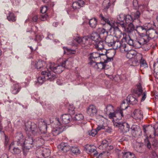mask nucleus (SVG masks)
Masks as SVG:
<instances>
[{"mask_svg":"<svg viewBox=\"0 0 158 158\" xmlns=\"http://www.w3.org/2000/svg\"><path fill=\"white\" fill-rule=\"evenodd\" d=\"M25 130L27 135L25 140L23 143V150L24 153L25 151H27L32 147L36 143H38V138L36 137L35 139L32 136H37L39 134V130L37 126L34 123L28 121L25 124Z\"/></svg>","mask_w":158,"mask_h":158,"instance_id":"1","label":"nucleus"},{"mask_svg":"<svg viewBox=\"0 0 158 158\" xmlns=\"http://www.w3.org/2000/svg\"><path fill=\"white\" fill-rule=\"evenodd\" d=\"M43 77H39L37 79V81L39 84L41 85L44 81L50 79L51 81L54 80L56 77L55 75H51L50 73H48L46 71H43L41 72Z\"/></svg>","mask_w":158,"mask_h":158,"instance_id":"2","label":"nucleus"},{"mask_svg":"<svg viewBox=\"0 0 158 158\" xmlns=\"http://www.w3.org/2000/svg\"><path fill=\"white\" fill-rule=\"evenodd\" d=\"M113 124L115 127H118L123 133H127L129 131L130 126L128 123L125 122H118L117 121H113Z\"/></svg>","mask_w":158,"mask_h":158,"instance_id":"3","label":"nucleus"},{"mask_svg":"<svg viewBox=\"0 0 158 158\" xmlns=\"http://www.w3.org/2000/svg\"><path fill=\"white\" fill-rule=\"evenodd\" d=\"M69 64V62L67 60L63 61L60 65H56L54 69H53V72L56 73H61L65 68H68V66Z\"/></svg>","mask_w":158,"mask_h":158,"instance_id":"4","label":"nucleus"},{"mask_svg":"<svg viewBox=\"0 0 158 158\" xmlns=\"http://www.w3.org/2000/svg\"><path fill=\"white\" fill-rule=\"evenodd\" d=\"M23 149V145L19 144H14V143H12L9 147V151L13 154H19L21 152V149Z\"/></svg>","mask_w":158,"mask_h":158,"instance_id":"5","label":"nucleus"},{"mask_svg":"<svg viewBox=\"0 0 158 158\" xmlns=\"http://www.w3.org/2000/svg\"><path fill=\"white\" fill-rule=\"evenodd\" d=\"M149 40L148 35L139 37L137 40L135 41V44L136 45V48H140L142 45L146 44Z\"/></svg>","mask_w":158,"mask_h":158,"instance_id":"6","label":"nucleus"},{"mask_svg":"<svg viewBox=\"0 0 158 158\" xmlns=\"http://www.w3.org/2000/svg\"><path fill=\"white\" fill-rule=\"evenodd\" d=\"M60 119L62 121V123H61L59 119H57L59 125L63 124H67L72 121L73 120V118L72 116L69 114H63L60 118Z\"/></svg>","mask_w":158,"mask_h":158,"instance_id":"7","label":"nucleus"},{"mask_svg":"<svg viewBox=\"0 0 158 158\" xmlns=\"http://www.w3.org/2000/svg\"><path fill=\"white\" fill-rule=\"evenodd\" d=\"M145 143L146 146L149 149L156 150L158 147V142L156 139L153 140L151 144L148 140L147 139L145 140Z\"/></svg>","mask_w":158,"mask_h":158,"instance_id":"8","label":"nucleus"},{"mask_svg":"<svg viewBox=\"0 0 158 158\" xmlns=\"http://www.w3.org/2000/svg\"><path fill=\"white\" fill-rule=\"evenodd\" d=\"M14 141L13 143H14L15 144H18L23 145L24 142V138L22 133L21 132L17 133L14 139Z\"/></svg>","mask_w":158,"mask_h":158,"instance_id":"9","label":"nucleus"},{"mask_svg":"<svg viewBox=\"0 0 158 158\" xmlns=\"http://www.w3.org/2000/svg\"><path fill=\"white\" fill-rule=\"evenodd\" d=\"M132 135L135 137H137L142 133V131L139 127L135 125H133L131 128Z\"/></svg>","mask_w":158,"mask_h":158,"instance_id":"10","label":"nucleus"},{"mask_svg":"<svg viewBox=\"0 0 158 158\" xmlns=\"http://www.w3.org/2000/svg\"><path fill=\"white\" fill-rule=\"evenodd\" d=\"M93 64L91 65L95 69H97L98 71H101L102 69H107L108 68L107 67V65L106 64V62L97 63L96 62H93Z\"/></svg>","mask_w":158,"mask_h":158,"instance_id":"11","label":"nucleus"},{"mask_svg":"<svg viewBox=\"0 0 158 158\" xmlns=\"http://www.w3.org/2000/svg\"><path fill=\"white\" fill-rule=\"evenodd\" d=\"M100 57V54L97 52H94L90 53L89 55V59L90 61L89 63L92 65L93 62H96L97 59Z\"/></svg>","mask_w":158,"mask_h":158,"instance_id":"12","label":"nucleus"},{"mask_svg":"<svg viewBox=\"0 0 158 158\" xmlns=\"http://www.w3.org/2000/svg\"><path fill=\"white\" fill-rule=\"evenodd\" d=\"M87 114L91 117L96 116L97 113V110L96 107L93 105H91L87 109Z\"/></svg>","mask_w":158,"mask_h":158,"instance_id":"13","label":"nucleus"},{"mask_svg":"<svg viewBox=\"0 0 158 158\" xmlns=\"http://www.w3.org/2000/svg\"><path fill=\"white\" fill-rule=\"evenodd\" d=\"M59 150L63 152H66L71 149V147L67 143H62L57 146Z\"/></svg>","mask_w":158,"mask_h":158,"instance_id":"14","label":"nucleus"},{"mask_svg":"<svg viewBox=\"0 0 158 158\" xmlns=\"http://www.w3.org/2000/svg\"><path fill=\"white\" fill-rule=\"evenodd\" d=\"M94 146L92 145L91 146L90 145L87 144L85 146V148L87 152L89 154H93L95 156H97L98 152L96 149L95 148H93Z\"/></svg>","mask_w":158,"mask_h":158,"instance_id":"15","label":"nucleus"},{"mask_svg":"<svg viewBox=\"0 0 158 158\" xmlns=\"http://www.w3.org/2000/svg\"><path fill=\"white\" fill-rule=\"evenodd\" d=\"M38 141H37L38 144L41 143L43 144L44 143V141H49L51 139L50 135H47L46 134H42L40 138L38 137Z\"/></svg>","mask_w":158,"mask_h":158,"instance_id":"16","label":"nucleus"},{"mask_svg":"<svg viewBox=\"0 0 158 158\" xmlns=\"http://www.w3.org/2000/svg\"><path fill=\"white\" fill-rule=\"evenodd\" d=\"M138 91L137 94L138 97L142 96V97L141 99V101L143 102L144 101L146 98L147 94L146 92H143V89L142 88L140 85H138L137 87Z\"/></svg>","mask_w":158,"mask_h":158,"instance_id":"17","label":"nucleus"},{"mask_svg":"<svg viewBox=\"0 0 158 158\" xmlns=\"http://www.w3.org/2000/svg\"><path fill=\"white\" fill-rule=\"evenodd\" d=\"M116 0H105L102 3L104 6V10L106 11L111 6H113Z\"/></svg>","mask_w":158,"mask_h":158,"instance_id":"18","label":"nucleus"},{"mask_svg":"<svg viewBox=\"0 0 158 158\" xmlns=\"http://www.w3.org/2000/svg\"><path fill=\"white\" fill-rule=\"evenodd\" d=\"M147 34H148V36L149 39H153L157 37L158 35V31H156L154 29H148L147 30Z\"/></svg>","mask_w":158,"mask_h":158,"instance_id":"19","label":"nucleus"},{"mask_svg":"<svg viewBox=\"0 0 158 158\" xmlns=\"http://www.w3.org/2000/svg\"><path fill=\"white\" fill-rule=\"evenodd\" d=\"M40 122L39 125V129L43 132H45L47 129V123L45 120L43 119H40Z\"/></svg>","mask_w":158,"mask_h":158,"instance_id":"20","label":"nucleus"},{"mask_svg":"<svg viewBox=\"0 0 158 158\" xmlns=\"http://www.w3.org/2000/svg\"><path fill=\"white\" fill-rule=\"evenodd\" d=\"M84 2L82 0H79L73 2L72 4V7L74 10L79 9L84 6Z\"/></svg>","mask_w":158,"mask_h":158,"instance_id":"21","label":"nucleus"},{"mask_svg":"<svg viewBox=\"0 0 158 158\" xmlns=\"http://www.w3.org/2000/svg\"><path fill=\"white\" fill-rule=\"evenodd\" d=\"M99 18L100 19V21L102 24H105L106 23L109 25L110 27H112L113 25V23L110 22L109 19L107 18H105L102 14H100L99 15Z\"/></svg>","mask_w":158,"mask_h":158,"instance_id":"22","label":"nucleus"},{"mask_svg":"<svg viewBox=\"0 0 158 158\" xmlns=\"http://www.w3.org/2000/svg\"><path fill=\"white\" fill-rule=\"evenodd\" d=\"M123 39H124L129 45L133 46L136 48V45L135 44V41H134L131 39L129 35H125L124 36L123 35Z\"/></svg>","mask_w":158,"mask_h":158,"instance_id":"23","label":"nucleus"},{"mask_svg":"<svg viewBox=\"0 0 158 158\" xmlns=\"http://www.w3.org/2000/svg\"><path fill=\"white\" fill-rule=\"evenodd\" d=\"M135 155L133 153L129 152H122L118 156V158H134Z\"/></svg>","mask_w":158,"mask_h":158,"instance_id":"24","label":"nucleus"},{"mask_svg":"<svg viewBox=\"0 0 158 158\" xmlns=\"http://www.w3.org/2000/svg\"><path fill=\"white\" fill-rule=\"evenodd\" d=\"M46 63L44 61L41 60L36 62L35 66L38 70H42L46 67Z\"/></svg>","mask_w":158,"mask_h":158,"instance_id":"25","label":"nucleus"},{"mask_svg":"<svg viewBox=\"0 0 158 158\" xmlns=\"http://www.w3.org/2000/svg\"><path fill=\"white\" fill-rule=\"evenodd\" d=\"M108 114L109 118L110 119L112 118L113 117H116L120 115V116L119 118H118L117 119H122V117L123 116V112H122V111H118L116 113H112L111 112Z\"/></svg>","mask_w":158,"mask_h":158,"instance_id":"26","label":"nucleus"},{"mask_svg":"<svg viewBox=\"0 0 158 158\" xmlns=\"http://www.w3.org/2000/svg\"><path fill=\"white\" fill-rule=\"evenodd\" d=\"M127 100L128 101L130 104L132 105L137 104L138 102L137 99L133 95H128L127 97Z\"/></svg>","mask_w":158,"mask_h":158,"instance_id":"27","label":"nucleus"},{"mask_svg":"<svg viewBox=\"0 0 158 158\" xmlns=\"http://www.w3.org/2000/svg\"><path fill=\"white\" fill-rule=\"evenodd\" d=\"M133 118L135 119H140L143 117V113L139 110H136L134 111L132 114Z\"/></svg>","mask_w":158,"mask_h":158,"instance_id":"28","label":"nucleus"},{"mask_svg":"<svg viewBox=\"0 0 158 158\" xmlns=\"http://www.w3.org/2000/svg\"><path fill=\"white\" fill-rule=\"evenodd\" d=\"M113 27L114 29V34L116 38H120L122 35V32L118 27H114L113 25L112 27H110V28Z\"/></svg>","mask_w":158,"mask_h":158,"instance_id":"29","label":"nucleus"},{"mask_svg":"<svg viewBox=\"0 0 158 158\" xmlns=\"http://www.w3.org/2000/svg\"><path fill=\"white\" fill-rule=\"evenodd\" d=\"M21 87L18 83L14 84L12 87L11 92L13 94H16L20 90Z\"/></svg>","mask_w":158,"mask_h":158,"instance_id":"30","label":"nucleus"},{"mask_svg":"<svg viewBox=\"0 0 158 158\" xmlns=\"http://www.w3.org/2000/svg\"><path fill=\"white\" fill-rule=\"evenodd\" d=\"M125 20V23L128 24H132L135 21L132 14L131 15H126Z\"/></svg>","mask_w":158,"mask_h":158,"instance_id":"31","label":"nucleus"},{"mask_svg":"<svg viewBox=\"0 0 158 158\" xmlns=\"http://www.w3.org/2000/svg\"><path fill=\"white\" fill-rule=\"evenodd\" d=\"M7 19L8 21L12 22H15L16 20V16L13 13L11 12H9L7 15Z\"/></svg>","mask_w":158,"mask_h":158,"instance_id":"32","label":"nucleus"},{"mask_svg":"<svg viewBox=\"0 0 158 158\" xmlns=\"http://www.w3.org/2000/svg\"><path fill=\"white\" fill-rule=\"evenodd\" d=\"M125 28L124 31L128 33H132L133 31L135 30V28L133 23L128 24L127 27H126Z\"/></svg>","mask_w":158,"mask_h":158,"instance_id":"33","label":"nucleus"},{"mask_svg":"<svg viewBox=\"0 0 158 158\" xmlns=\"http://www.w3.org/2000/svg\"><path fill=\"white\" fill-rule=\"evenodd\" d=\"M62 127L53 128L52 130V134L54 136H56L62 132L63 131V130H62Z\"/></svg>","mask_w":158,"mask_h":158,"instance_id":"34","label":"nucleus"},{"mask_svg":"<svg viewBox=\"0 0 158 158\" xmlns=\"http://www.w3.org/2000/svg\"><path fill=\"white\" fill-rule=\"evenodd\" d=\"M135 31L138 32L142 33H147V28L145 27L137 25L135 27Z\"/></svg>","mask_w":158,"mask_h":158,"instance_id":"35","label":"nucleus"},{"mask_svg":"<svg viewBox=\"0 0 158 158\" xmlns=\"http://www.w3.org/2000/svg\"><path fill=\"white\" fill-rule=\"evenodd\" d=\"M56 64H55L53 62H50L47 65H46V67L48 71V72H47L48 73H50L51 74H52V73H51V72L52 71L53 72V69H54L55 67L56 66Z\"/></svg>","mask_w":158,"mask_h":158,"instance_id":"36","label":"nucleus"},{"mask_svg":"<svg viewBox=\"0 0 158 158\" xmlns=\"http://www.w3.org/2000/svg\"><path fill=\"white\" fill-rule=\"evenodd\" d=\"M121 46H120L119 48H118V49H119L120 51L123 53H125L128 52V48L126 45L123 43V42H122L121 44Z\"/></svg>","mask_w":158,"mask_h":158,"instance_id":"37","label":"nucleus"},{"mask_svg":"<svg viewBox=\"0 0 158 158\" xmlns=\"http://www.w3.org/2000/svg\"><path fill=\"white\" fill-rule=\"evenodd\" d=\"M95 47L98 50L104 49V42L102 41H99L95 43Z\"/></svg>","mask_w":158,"mask_h":158,"instance_id":"38","label":"nucleus"},{"mask_svg":"<svg viewBox=\"0 0 158 158\" xmlns=\"http://www.w3.org/2000/svg\"><path fill=\"white\" fill-rule=\"evenodd\" d=\"M98 32L99 33L100 37H103L104 36L107 35L108 32L106 30L102 28H99L97 30Z\"/></svg>","mask_w":158,"mask_h":158,"instance_id":"39","label":"nucleus"},{"mask_svg":"<svg viewBox=\"0 0 158 158\" xmlns=\"http://www.w3.org/2000/svg\"><path fill=\"white\" fill-rule=\"evenodd\" d=\"M43 152V157L46 158L49 156L50 153V151L49 149L46 148H42V151Z\"/></svg>","mask_w":158,"mask_h":158,"instance_id":"40","label":"nucleus"},{"mask_svg":"<svg viewBox=\"0 0 158 158\" xmlns=\"http://www.w3.org/2000/svg\"><path fill=\"white\" fill-rule=\"evenodd\" d=\"M100 37L99 35L95 33L92 34L90 37L89 38L90 39V40H92L96 43L98 42Z\"/></svg>","mask_w":158,"mask_h":158,"instance_id":"41","label":"nucleus"},{"mask_svg":"<svg viewBox=\"0 0 158 158\" xmlns=\"http://www.w3.org/2000/svg\"><path fill=\"white\" fill-rule=\"evenodd\" d=\"M90 27L92 28H95L97 24V20L96 18L90 19L89 20Z\"/></svg>","mask_w":158,"mask_h":158,"instance_id":"42","label":"nucleus"},{"mask_svg":"<svg viewBox=\"0 0 158 158\" xmlns=\"http://www.w3.org/2000/svg\"><path fill=\"white\" fill-rule=\"evenodd\" d=\"M126 54V57L128 59H132L134 57L135 55H136V52L133 50H128Z\"/></svg>","mask_w":158,"mask_h":158,"instance_id":"43","label":"nucleus"},{"mask_svg":"<svg viewBox=\"0 0 158 158\" xmlns=\"http://www.w3.org/2000/svg\"><path fill=\"white\" fill-rule=\"evenodd\" d=\"M70 150L74 154L77 155L80 153V151L79 148L76 146H73L71 147Z\"/></svg>","mask_w":158,"mask_h":158,"instance_id":"44","label":"nucleus"},{"mask_svg":"<svg viewBox=\"0 0 158 158\" xmlns=\"http://www.w3.org/2000/svg\"><path fill=\"white\" fill-rule=\"evenodd\" d=\"M122 42L118 40L115 38V42H114L112 48L114 49H118L121 46Z\"/></svg>","mask_w":158,"mask_h":158,"instance_id":"45","label":"nucleus"},{"mask_svg":"<svg viewBox=\"0 0 158 158\" xmlns=\"http://www.w3.org/2000/svg\"><path fill=\"white\" fill-rule=\"evenodd\" d=\"M108 143L107 141L106 140H104L102 141L101 144L99 146L98 148L101 149H104L108 147Z\"/></svg>","mask_w":158,"mask_h":158,"instance_id":"46","label":"nucleus"},{"mask_svg":"<svg viewBox=\"0 0 158 158\" xmlns=\"http://www.w3.org/2000/svg\"><path fill=\"white\" fill-rule=\"evenodd\" d=\"M113 110V107L111 105H107L104 110L105 114H109Z\"/></svg>","mask_w":158,"mask_h":158,"instance_id":"47","label":"nucleus"},{"mask_svg":"<svg viewBox=\"0 0 158 158\" xmlns=\"http://www.w3.org/2000/svg\"><path fill=\"white\" fill-rule=\"evenodd\" d=\"M114 37L111 35H107L105 38V42L106 44L107 45L111 41H113V40L114 39Z\"/></svg>","mask_w":158,"mask_h":158,"instance_id":"48","label":"nucleus"},{"mask_svg":"<svg viewBox=\"0 0 158 158\" xmlns=\"http://www.w3.org/2000/svg\"><path fill=\"white\" fill-rule=\"evenodd\" d=\"M82 41L81 44H83L87 45L89 42L90 41V39L87 36H85L83 37L82 39Z\"/></svg>","mask_w":158,"mask_h":158,"instance_id":"49","label":"nucleus"},{"mask_svg":"<svg viewBox=\"0 0 158 158\" xmlns=\"http://www.w3.org/2000/svg\"><path fill=\"white\" fill-rule=\"evenodd\" d=\"M84 118V117L82 114H76L75 115L73 120L79 121L82 119Z\"/></svg>","mask_w":158,"mask_h":158,"instance_id":"50","label":"nucleus"},{"mask_svg":"<svg viewBox=\"0 0 158 158\" xmlns=\"http://www.w3.org/2000/svg\"><path fill=\"white\" fill-rule=\"evenodd\" d=\"M132 14L133 17L134 16V21L135 20H137V21H139V20H138V19L139 18L140 15V13L139 11H137L136 12L134 13V14Z\"/></svg>","mask_w":158,"mask_h":158,"instance_id":"51","label":"nucleus"},{"mask_svg":"<svg viewBox=\"0 0 158 158\" xmlns=\"http://www.w3.org/2000/svg\"><path fill=\"white\" fill-rule=\"evenodd\" d=\"M127 107V104L125 103L124 101H123L121 104L119 111H122L123 112V110H126Z\"/></svg>","mask_w":158,"mask_h":158,"instance_id":"52","label":"nucleus"},{"mask_svg":"<svg viewBox=\"0 0 158 158\" xmlns=\"http://www.w3.org/2000/svg\"><path fill=\"white\" fill-rule=\"evenodd\" d=\"M41 151H42V148H38L36 151V154L39 158H43V152H41Z\"/></svg>","mask_w":158,"mask_h":158,"instance_id":"53","label":"nucleus"},{"mask_svg":"<svg viewBox=\"0 0 158 158\" xmlns=\"http://www.w3.org/2000/svg\"><path fill=\"white\" fill-rule=\"evenodd\" d=\"M126 15L123 14H120L117 17L118 22L123 21L125 19Z\"/></svg>","mask_w":158,"mask_h":158,"instance_id":"54","label":"nucleus"},{"mask_svg":"<svg viewBox=\"0 0 158 158\" xmlns=\"http://www.w3.org/2000/svg\"><path fill=\"white\" fill-rule=\"evenodd\" d=\"M89 135L90 136L94 137L97 134V130L96 129H93L88 132Z\"/></svg>","mask_w":158,"mask_h":158,"instance_id":"55","label":"nucleus"},{"mask_svg":"<svg viewBox=\"0 0 158 158\" xmlns=\"http://www.w3.org/2000/svg\"><path fill=\"white\" fill-rule=\"evenodd\" d=\"M118 23V26L116 27H118V28L119 27H122L123 29V30L124 31V29H125V25L123 21L122 22H117Z\"/></svg>","mask_w":158,"mask_h":158,"instance_id":"56","label":"nucleus"},{"mask_svg":"<svg viewBox=\"0 0 158 158\" xmlns=\"http://www.w3.org/2000/svg\"><path fill=\"white\" fill-rule=\"evenodd\" d=\"M140 63L141 67L145 68L147 67V64L146 61L143 58L140 60Z\"/></svg>","mask_w":158,"mask_h":158,"instance_id":"57","label":"nucleus"},{"mask_svg":"<svg viewBox=\"0 0 158 158\" xmlns=\"http://www.w3.org/2000/svg\"><path fill=\"white\" fill-rule=\"evenodd\" d=\"M134 57L137 60V61L139 60H140L143 58L142 55L140 53H137L136 52V55H135Z\"/></svg>","mask_w":158,"mask_h":158,"instance_id":"58","label":"nucleus"},{"mask_svg":"<svg viewBox=\"0 0 158 158\" xmlns=\"http://www.w3.org/2000/svg\"><path fill=\"white\" fill-rule=\"evenodd\" d=\"M80 37H77L74 38V40L79 44H81L82 40Z\"/></svg>","mask_w":158,"mask_h":158,"instance_id":"59","label":"nucleus"},{"mask_svg":"<svg viewBox=\"0 0 158 158\" xmlns=\"http://www.w3.org/2000/svg\"><path fill=\"white\" fill-rule=\"evenodd\" d=\"M135 150L137 152H140L141 150V144L139 143H137L136 144Z\"/></svg>","mask_w":158,"mask_h":158,"instance_id":"60","label":"nucleus"},{"mask_svg":"<svg viewBox=\"0 0 158 158\" xmlns=\"http://www.w3.org/2000/svg\"><path fill=\"white\" fill-rule=\"evenodd\" d=\"M133 5L135 9H137V7L139 6L137 0H133Z\"/></svg>","mask_w":158,"mask_h":158,"instance_id":"61","label":"nucleus"},{"mask_svg":"<svg viewBox=\"0 0 158 158\" xmlns=\"http://www.w3.org/2000/svg\"><path fill=\"white\" fill-rule=\"evenodd\" d=\"M47 10V7L46 6H43L42 7L40 12L42 14L45 13Z\"/></svg>","mask_w":158,"mask_h":158,"instance_id":"62","label":"nucleus"},{"mask_svg":"<svg viewBox=\"0 0 158 158\" xmlns=\"http://www.w3.org/2000/svg\"><path fill=\"white\" fill-rule=\"evenodd\" d=\"M48 17V15L45 14L41 15L40 18L41 20L44 21L46 20Z\"/></svg>","mask_w":158,"mask_h":158,"instance_id":"63","label":"nucleus"},{"mask_svg":"<svg viewBox=\"0 0 158 158\" xmlns=\"http://www.w3.org/2000/svg\"><path fill=\"white\" fill-rule=\"evenodd\" d=\"M153 128L155 131L154 133V135H156L158 136V125L156 128V126H154V127H153Z\"/></svg>","mask_w":158,"mask_h":158,"instance_id":"64","label":"nucleus"}]
</instances>
